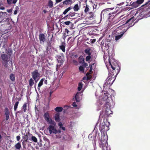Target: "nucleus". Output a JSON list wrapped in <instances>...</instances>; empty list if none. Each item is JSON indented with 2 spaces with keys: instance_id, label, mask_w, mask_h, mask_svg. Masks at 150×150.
Instances as JSON below:
<instances>
[{
  "instance_id": "obj_1",
  "label": "nucleus",
  "mask_w": 150,
  "mask_h": 150,
  "mask_svg": "<svg viewBox=\"0 0 150 150\" xmlns=\"http://www.w3.org/2000/svg\"><path fill=\"white\" fill-rule=\"evenodd\" d=\"M108 140L107 136L105 135L103 133V134H101V137H99V146L102 148L103 150H111L110 147L108 146L107 142Z\"/></svg>"
},
{
  "instance_id": "obj_2",
  "label": "nucleus",
  "mask_w": 150,
  "mask_h": 150,
  "mask_svg": "<svg viewBox=\"0 0 150 150\" xmlns=\"http://www.w3.org/2000/svg\"><path fill=\"white\" fill-rule=\"evenodd\" d=\"M93 50V47H89L85 44V55H87L85 59L88 63H90L92 59V54Z\"/></svg>"
},
{
  "instance_id": "obj_3",
  "label": "nucleus",
  "mask_w": 150,
  "mask_h": 150,
  "mask_svg": "<svg viewBox=\"0 0 150 150\" xmlns=\"http://www.w3.org/2000/svg\"><path fill=\"white\" fill-rule=\"evenodd\" d=\"M109 62L113 71H114V70L116 69V70H117V72H119L120 70V68L116 62H112L111 59L109 57Z\"/></svg>"
},
{
  "instance_id": "obj_4",
  "label": "nucleus",
  "mask_w": 150,
  "mask_h": 150,
  "mask_svg": "<svg viewBox=\"0 0 150 150\" xmlns=\"http://www.w3.org/2000/svg\"><path fill=\"white\" fill-rule=\"evenodd\" d=\"M111 110L108 106L107 107L106 110L104 111L103 110L101 112L99 118H102L104 120L107 117H108L110 114H111Z\"/></svg>"
},
{
  "instance_id": "obj_5",
  "label": "nucleus",
  "mask_w": 150,
  "mask_h": 150,
  "mask_svg": "<svg viewBox=\"0 0 150 150\" xmlns=\"http://www.w3.org/2000/svg\"><path fill=\"white\" fill-rule=\"evenodd\" d=\"M44 117L45 120L49 124L52 125H55V123L54 120H52L50 117L49 113L47 112L45 113L44 115Z\"/></svg>"
},
{
  "instance_id": "obj_6",
  "label": "nucleus",
  "mask_w": 150,
  "mask_h": 150,
  "mask_svg": "<svg viewBox=\"0 0 150 150\" xmlns=\"http://www.w3.org/2000/svg\"><path fill=\"white\" fill-rule=\"evenodd\" d=\"M32 78L36 83L39 80L40 78V74L38 72L37 70H35L31 73Z\"/></svg>"
},
{
  "instance_id": "obj_7",
  "label": "nucleus",
  "mask_w": 150,
  "mask_h": 150,
  "mask_svg": "<svg viewBox=\"0 0 150 150\" xmlns=\"http://www.w3.org/2000/svg\"><path fill=\"white\" fill-rule=\"evenodd\" d=\"M110 8L106 9L103 10L100 14V19H105L108 18L109 17V15L110 14V12L109 10Z\"/></svg>"
},
{
  "instance_id": "obj_8",
  "label": "nucleus",
  "mask_w": 150,
  "mask_h": 150,
  "mask_svg": "<svg viewBox=\"0 0 150 150\" xmlns=\"http://www.w3.org/2000/svg\"><path fill=\"white\" fill-rule=\"evenodd\" d=\"M79 63L83 65L82 66H80L79 67V70L80 72L82 73L84 72V69L83 66L84 65V62L83 56L81 55L78 59Z\"/></svg>"
},
{
  "instance_id": "obj_9",
  "label": "nucleus",
  "mask_w": 150,
  "mask_h": 150,
  "mask_svg": "<svg viewBox=\"0 0 150 150\" xmlns=\"http://www.w3.org/2000/svg\"><path fill=\"white\" fill-rule=\"evenodd\" d=\"M118 19H107L106 21V24L108 27H111V26L118 23L119 21Z\"/></svg>"
},
{
  "instance_id": "obj_10",
  "label": "nucleus",
  "mask_w": 150,
  "mask_h": 150,
  "mask_svg": "<svg viewBox=\"0 0 150 150\" xmlns=\"http://www.w3.org/2000/svg\"><path fill=\"white\" fill-rule=\"evenodd\" d=\"M104 96L103 97V100H106V102L105 103V105L106 106L107 105H108L109 106L110 105V103L108 101V100H109V98H110L111 95L108 92H106L104 93Z\"/></svg>"
},
{
  "instance_id": "obj_11",
  "label": "nucleus",
  "mask_w": 150,
  "mask_h": 150,
  "mask_svg": "<svg viewBox=\"0 0 150 150\" xmlns=\"http://www.w3.org/2000/svg\"><path fill=\"white\" fill-rule=\"evenodd\" d=\"M112 77H113L112 76H108V77L106 79L105 82L104 84V87H105L108 85L111 86L112 84L114 81L115 79L112 81V79L113 78Z\"/></svg>"
},
{
  "instance_id": "obj_12",
  "label": "nucleus",
  "mask_w": 150,
  "mask_h": 150,
  "mask_svg": "<svg viewBox=\"0 0 150 150\" xmlns=\"http://www.w3.org/2000/svg\"><path fill=\"white\" fill-rule=\"evenodd\" d=\"M99 129L101 132V134H102L103 132L104 133L106 132L109 130V126L107 125L104 123V124L100 125L99 126Z\"/></svg>"
},
{
  "instance_id": "obj_13",
  "label": "nucleus",
  "mask_w": 150,
  "mask_h": 150,
  "mask_svg": "<svg viewBox=\"0 0 150 150\" xmlns=\"http://www.w3.org/2000/svg\"><path fill=\"white\" fill-rule=\"evenodd\" d=\"M54 125H50L47 128V129L49 130L50 133L51 134L52 133H57L58 131L57 130L56 128L54 126Z\"/></svg>"
},
{
  "instance_id": "obj_14",
  "label": "nucleus",
  "mask_w": 150,
  "mask_h": 150,
  "mask_svg": "<svg viewBox=\"0 0 150 150\" xmlns=\"http://www.w3.org/2000/svg\"><path fill=\"white\" fill-rule=\"evenodd\" d=\"M83 91V90H82V92H77L73 99H75V100L76 102H79L81 99Z\"/></svg>"
},
{
  "instance_id": "obj_15",
  "label": "nucleus",
  "mask_w": 150,
  "mask_h": 150,
  "mask_svg": "<svg viewBox=\"0 0 150 150\" xmlns=\"http://www.w3.org/2000/svg\"><path fill=\"white\" fill-rule=\"evenodd\" d=\"M89 67L90 68L89 70V72H87L86 74V77L85 76V80L87 81L90 80L92 78V76L91 73L92 70V65H89Z\"/></svg>"
},
{
  "instance_id": "obj_16",
  "label": "nucleus",
  "mask_w": 150,
  "mask_h": 150,
  "mask_svg": "<svg viewBox=\"0 0 150 150\" xmlns=\"http://www.w3.org/2000/svg\"><path fill=\"white\" fill-rule=\"evenodd\" d=\"M138 20L137 21H136L133 24H132V23L134 22V19H128V20H127L126 23L124 24L123 25H125L126 24H127L128 23H129V25H128V27L127 28V29H128L130 27H132V26H133L135 23L138 22Z\"/></svg>"
},
{
  "instance_id": "obj_17",
  "label": "nucleus",
  "mask_w": 150,
  "mask_h": 150,
  "mask_svg": "<svg viewBox=\"0 0 150 150\" xmlns=\"http://www.w3.org/2000/svg\"><path fill=\"white\" fill-rule=\"evenodd\" d=\"M85 16H86V18H95V16H94V14L92 12H90L89 13L86 12L85 13Z\"/></svg>"
},
{
  "instance_id": "obj_18",
  "label": "nucleus",
  "mask_w": 150,
  "mask_h": 150,
  "mask_svg": "<svg viewBox=\"0 0 150 150\" xmlns=\"http://www.w3.org/2000/svg\"><path fill=\"white\" fill-rule=\"evenodd\" d=\"M141 7L143 8H145L146 10L150 9V1L146 2L145 4L143 5Z\"/></svg>"
},
{
  "instance_id": "obj_19",
  "label": "nucleus",
  "mask_w": 150,
  "mask_h": 150,
  "mask_svg": "<svg viewBox=\"0 0 150 150\" xmlns=\"http://www.w3.org/2000/svg\"><path fill=\"white\" fill-rule=\"evenodd\" d=\"M117 70H116V69L114 70V71H112V70L111 71V72L110 73V76H112L113 77V79H114V78L115 77H116V76L117 75V74L119 73V72H117Z\"/></svg>"
},
{
  "instance_id": "obj_20",
  "label": "nucleus",
  "mask_w": 150,
  "mask_h": 150,
  "mask_svg": "<svg viewBox=\"0 0 150 150\" xmlns=\"http://www.w3.org/2000/svg\"><path fill=\"white\" fill-rule=\"evenodd\" d=\"M39 39H40V43H43L45 41V35L43 34H40L39 36Z\"/></svg>"
},
{
  "instance_id": "obj_21",
  "label": "nucleus",
  "mask_w": 150,
  "mask_h": 150,
  "mask_svg": "<svg viewBox=\"0 0 150 150\" xmlns=\"http://www.w3.org/2000/svg\"><path fill=\"white\" fill-rule=\"evenodd\" d=\"M4 112L6 116V120H7L9 118L10 115V112L8 108H5Z\"/></svg>"
},
{
  "instance_id": "obj_22",
  "label": "nucleus",
  "mask_w": 150,
  "mask_h": 150,
  "mask_svg": "<svg viewBox=\"0 0 150 150\" xmlns=\"http://www.w3.org/2000/svg\"><path fill=\"white\" fill-rule=\"evenodd\" d=\"M1 57L2 60L4 62H7L8 60V56L7 54H3L1 55Z\"/></svg>"
},
{
  "instance_id": "obj_23",
  "label": "nucleus",
  "mask_w": 150,
  "mask_h": 150,
  "mask_svg": "<svg viewBox=\"0 0 150 150\" xmlns=\"http://www.w3.org/2000/svg\"><path fill=\"white\" fill-rule=\"evenodd\" d=\"M116 11H115L112 13H110L108 19H113L116 16H117V14H116Z\"/></svg>"
},
{
  "instance_id": "obj_24",
  "label": "nucleus",
  "mask_w": 150,
  "mask_h": 150,
  "mask_svg": "<svg viewBox=\"0 0 150 150\" xmlns=\"http://www.w3.org/2000/svg\"><path fill=\"white\" fill-rule=\"evenodd\" d=\"M44 80L45 78H42L40 80V82H39L38 87V88L39 90H40V87L43 84V83Z\"/></svg>"
},
{
  "instance_id": "obj_25",
  "label": "nucleus",
  "mask_w": 150,
  "mask_h": 150,
  "mask_svg": "<svg viewBox=\"0 0 150 150\" xmlns=\"http://www.w3.org/2000/svg\"><path fill=\"white\" fill-rule=\"evenodd\" d=\"M131 6L132 7V8H136L139 6V5L137 3V1L134 2L131 5Z\"/></svg>"
},
{
  "instance_id": "obj_26",
  "label": "nucleus",
  "mask_w": 150,
  "mask_h": 150,
  "mask_svg": "<svg viewBox=\"0 0 150 150\" xmlns=\"http://www.w3.org/2000/svg\"><path fill=\"white\" fill-rule=\"evenodd\" d=\"M54 119L57 122H59L60 121L59 118V113L56 114L54 116Z\"/></svg>"
},
{
  "instance_id": "obj_27",
  "label": "nucleus",
  "mask_w": 150,
  "mask_h": 150,
  "mask_svg": "<svg viewBox=\"0 0 150 150\" xmlns=\"http://www.w3.org/2000/svg\"><path fill=\"white\" fill-rule=\"evenodd\" d=\"M63 61L64 57L62 56H60L59 58V59H58V63H60V65H61L63 63Z\"/></svg>"
},
{
  "instance_id": "obj_28",
  "label": "nucleus",
  "mask_w": 150,
  "mask_h": 150,
  "mask_svg": "<svg viewBox=\"0 0 150 150\" xmlns=\"http://www.w3.org/2000/svg\"><path fill=\"white\" fill-rule=\"evenodd\" d=\"M16 149L20 150L21 147V144L20 142H18L15 144L14 146Z\"/></svg>"
},
{
  "instance_id": "obj_29",
  "label": "nucleus",
  "mask_w": 150,
  "mask_h": 150,
  "mask_svg": "<svg viewBox=\"0 0 150 150\" xmlns=\"http://www.w3.org/2000/svg\"><path fill=\"white\" fill-rule=\"evenodd\" d=\"M18 0H7V3L9 4H11L13 3L15 4L16 3Z\"/></svg>"
},
{
  "instance_id": "obj_30",
  "label": "nucleus",
  "mask_w": 150,
  "mask_h": 150,
  "mask_svg": "<svg viewBox=\"0 0 150 150\" xmlns=\"http://www.w3.org/2000/svg\"><path fill=\"white\" fill-rule=\"evenodd\" d=\"M83 85V84L81 82L79 83L78 88V89L79 91H80L82 89Z\"/></svg>"
},
{
  "instance_id": "obj_31",
  "label": "nucleus",
  "mask_w": 150,
  "mask_h": 150,
  "mask_svg": "<svg viewBox=\"0 0 150 150\" xmlns=\"http://www.w3.org/2000/svg\"><path fill=\"white\" fill-rule=\"evenodd\" d=\"M58 132L57 133L55 134L56 138H57L59 139L61 138L62 135L61 134V131L60 130H58Z\"/></svg>"
},
{
  "instance_id": "obj_32",
  "label": "nucleus",
  "mask_w": 150,
  "mask_h": 150,
  "mask_svg": "<svg viewBox=\"0 0 150 150\" xmlns=\"http://www.w3.org/2000/svg\"><path fill=\"white\" fill-rule=\"evenodd\" d=\"M65 44L64 43H62V45L60 46V49L62 50V51L64 52H65Z\"/></svg>"
},
{
  "instance_id": "obj_33",
  "label": "nucleus",
  "mask_w": 150,
  "mask_h": 150,
  "mask_svg": "<svg viewBox=\"0 0 150 150\" xmlns=\"http://www.w3.org/2000/svg\"><path fill=\"white\" fill-rule=\"evenodd\" d=\"M63 108L61 107H57L55 109V110L58 112H61L62 111Z\"/></svg>"
},
{
  "instance_id": "obj_34",
  "label": "nucleus",
  "mask_w": 150,
  "mask_h": 150,
  "mask_svg": "<svg viewBox=\"0 0 150 150\" xmlns=\"http://www.w3.org/2000/svg\"><path fill=\"white\" fill-rule=\"evenodd\" d=\"M10 78L13 81L15 80V76L13 74H11L10 75Z\"/></svg>"
},
{
  "instance_id": "obj_35",
  "label": "nucleus",
  "mask_w": 150,
  "mask_h": 150,
  "mask_svg": "<svg viewBox=\"0 0 150 150\" xmlns=\"http://www.w3.org/2000/svg\"><path fill=\"white\" fill-rule=\"evenodd\" d=\"M53 5V2L51 0H49L48 2V6L50 8H52Z\"/></svg>"
},
{
  "instance_id": "obj_36",
  "label": "nucleus",
  "mask_w": 150,
  "mask_h": 150,
  "mask_svg": "<svg viewBox=\"0 0 150 150\" xmlns=\"http://www.w3.org/2000/svg\"><path fill=\"white\" fill-rule=\"evenodd\" d=\"M79 8L78 4H76L73 8L74 10L75 11H78L79 10Z\"/></svg>"
},
{
  "instance_id": "obj_37",
  "label": "nucleus",
  "mask_w": 150,
  "mask_h": 150,
  "mask_svg": "<svg viewBox=\"0 0 150 150\" xmlns=\"http://www.w3.org/2000/svg\"><path fill=\"white\" fill-rule=\"evenodd\" d=\"M34 83V81L32 79H30L29 80V84L30 86H32Z\"/></svg>"
},
{
  "instance_id": "obj_38",
  "label": "nucleus",
  "mask_w": 150,
  "mask_h": 150,
  "mask_svg": "<svg viewBox=\"0 0 150 150\" xmlns=\"http://www.w3.org/2000/svg\"><path fill=\"white\" fill-rule=\"evenodd\" d=\"M96 41V39H91L89 42H86L89 44H90V43H93Z\"/></svg>"
},
{
  "instance_id": "obj_39",
  "label": "nucleus",
  "mask_w": 150,
  "mask_h": 150,
  "mask_svg": "<svg viewBox=\"0 0 150 150\" xmlns=\"http://www.w3.org/2000/svg\"><path fill=\"white\" fill-rule=\"evenodd\" d=\"M88 138L90 140H93L95 139V137L93 136L92 134H90L88 136Z\"/></svg>"
},
{
  "instance_id": "obj_40",
  "label": "nucleus",
  "mask_w": 150,
  "mask_h": 150,
  "mask_svg": "<svg viewBox=\"0 0 150 150\" xmlns=\"http://www.w3.org/2000/svg\"><path fill=\"white\" fill-rule=\"evenodd\" d=\"M123 35V34H121L117 35L115 37V40H117L119 39H120L122 36Z\"/></svg>"
},
{
  "instance_id": "obj_41",
  "label": "nucleus",
  "mask_w": 150,
  "mask_h": 150,
  "mask_svg": "<svg viewBox=\"0 0 150 150\" xmlns=\"http://www.w3.org/2000/svg\"><path fill=\"white\" fill-rule=\"evenodd\" d=\"M32 140L35 142H38V140L37 138L35 136H32L31 137Z\"/></svg>"
},
{
  "instance_id": "obj_42",
  "label": "nucleus",
  "mask_w": 150,
  "mask_h": 150,
  "mask_svg": "<svg viewBox=\"0 0 150 150\" xmlns=\"http://www.w3.org/2000/svg\"><path fill=\"white\" fill-rule=\"evenodd\" d=\"M71 2V0H66L63 2V4H65L67 5L69 4L70 2Z\"/></svg>"
},
{
  "instance_id": "obj_43",
  "label": "nucleus",
  "mask_w": 150,
  "mask_h": 150,
  "mask_svg": "<svg viewBox=\"0 0 150 150\" xmlns=\"http://www.w3.org/2000/svg\"><path fill=\"white\" fill-rule=\"evenodd\" d=\"M71 9L70 7H68L67 8L65 9L63 13V14H66L68 11H69Z\"/></svg>"
},
{
  "instance_id": "obj_44",
  "label": "nucleus",
  "mask_w": 150,
  "mask_h": 150,
  "mask_svg": "<svg viewBox=\"0 0 150 150\" xmlns=\"http://www.w3.org/2000/svg\"><path fill=\"white\" fill-rule=\"evenodd\" d=\"M18 103H19L18 101H17V102H16V103H15V105H14V109L15 111H16V110L17 108V107H18Z\"/></svg>"
},
{
  "instance_id": "obj_45",
  "label": "nucleus",
  "mask_w": 150,
  "mask_h": 150,
  "mask_svg": "<svg viewBox=\"0 0 150 150\" xmlns=\"http://www.w3.org/2000/svg\"><path fill=\"white\" fill-rule=\"evenodd\" d=\"M26 107H27L26 103H25L23 105V111L24 112H25L27 110H26Z\"/></svg>"
},
{
  "instance_id": "obj_46",
  "label": "nucleus",
  "mask_w": 150,
  "mask_h": 150,
  "mask_svg": "<svg viewBox=\"0 0 150 150\" xmlns=\"http://www.w3.org/2000/svg\"><path fill=\"white\" fill-rule=\"evenodd\" d=\"M144 0H137L136 1L137 3L139 5L140 4H142L144 1Z\"/></svg>"
},
{
  "instance_id": "obj_47",
  "label": "nucleus",
  "mask_w": 150,
  "mask_h": 150,
  "mask_svg": "<svg viewBox=\"0 0 150 150\" xmlns=\"http://www.w3.org/2000/svg\"><path fill=\"white\" fill-rule=\"evenodd\" d=\"M86 8H85V13H86V12H87L88 11H89V8L88 7L89 6H88L86 5Z\"/></svg>"
},
{
  "instance_id": "obj_48",
  "label": "nucleus",
  "mask_w": 150,
  "mask_h": 150,
  "mask_svg": "<svg viewBox=\"0 0 150 150\" xmlns=\"http://www.w3.org/2000/svg\"><path fill=\"white\" fill-rule=\"evenodd\" d=\"M26 142V141H23L22 142V144L23 146V148H25V145L26 144H25V142Z\"/></svg>"
},
{
  "instance_id": "obj_49",
  "label": "nucleus",
  "mask_w": 150,
  "mask_h": 150,
  "mask_svg": "<svg viewBox=\"0 0 150 150\" xmlns=\"http://www.w3.org/2000/svg\"><path fill=\"white\" fill-rule=\"evenodd\" d=\"M75 15V14L74 13H70L69 14L67 15V16L69 17L70 16L72 17L74 16Z\"/></svg>"
},
{
  "instance_id": "obj_50",
  "label": "nucleus",
  "mask_w": 150,
  "mask_h": 150,
  "mask_svg": "<svg viewBox=\"0 0 150 150\" xmlns=\"http://www.w3.org/2000/svg\"><path fill=\"white\" fill-rule=\"evenodd\" d=\"M128 29L127 28V29H124L123 30L122 32L121 33V34H123V35L124 34V33L126 32V31Z\"/></svg>"
},
{
  "instance_id": "obj_51",
  "label": "nucleus",
  "mask_w": 150,
  "mask_h": 150,
  "mask_svg": "<svg viewBox=\"0 0 150 150\" xmlns=\"http://www.w3.org/2000/svg\"><path fill=\"white\" fill-rule=\"evenodd\" d=\"M16 139H17V140L18 141H19L20 139H21V137H20V136H18L16 137Z\"/></svg>"
},
{
  "instance_id": "obj_52",
  "label": "nucleus",
  "mask_w": 150,
  "mask_h": 150,
  "mask_svg": "<svg viewBox=\"0 0 150 150\" xmlns=\"http://www.w3.org/2000/svg\"><path fill=\"white\" fill-rule=\"evenodd\" d=\"M71 23L70 21H66L64 22V23L66 25H69Z\"/></svg>"
},
{
  "instance_id": "obj_53",
  "label": "nucleus",
  "mask_w": 150,
  "mask_h": 150,
  "mask_svg": "<svg viewBox=\"0 0 150 150\" xmlns=\"http://www.w3.org/2000/svg\"><path fill=\"white\" fill-rule=\"evenodd\" d=\"M72 105L74 107H76L77 106V105L76 104V103L75 102H73Z\"/></svg>"
},
{
  "instance_id": "obj_54",
  "label": "nucleus",
  "mask_w": 150,
  "mask_h": 150,
  "mask_svg": "<svg viewBox=\"0 0 150 150\" xmlns=\"http://www.w3.org/2000/svg\"><path fill=\"white\" fill-rule=\"evenodd\" d=\"M58 126H59V127H62V126L63 125H62V122H59L58 123Z\"/></svg>"
},
{
  "instance_id": "obj_55",
  "label": "nucleus",
  "mask_w": 150,
  "mask_h": 150,
  "mask_svg": "<svg viewBox=\"0 0 150 150\" xmlns=\"http://www.w3.org/2000/svg\"><path fill=\"white\" fill-rule=\"evenodd\" d=\"M59 128L60 129H62L64 131L65 130V127H63V126L60 127Z\"/></svg>"
},
{
  "instance_id": "obj_56",
  "label": "nucleus",
  "mask_w": 150,
  "mask_h": 150,
  "mask_svg": "<svg viewBox=\"0 0 150 150\" xmlns=\"http://www.w3.org/2000/svg\"><path fill=\"white\" fill-rule=\"evenodd\" d=\"M62 0H55L56 4L59 3Z\"/></svg>"
},
{
  "instance_id": "obj_57",
  "label": "nucleus",
  "mask_w": 150,
  "mask_h": 150,
  "mask_svg": "<svg viewBox=\"0 0 150 150\" xmlns=\"http://www.w3.org/2000/svg\"><path fill=\"white\" fill-rule=\"evenodd\" d=\"M73 62L76 65H77L78 64L77 62L75 60H73Z\"/></svg>"
},
{
  "instance_id": "obj_58",
  "label": "nucleus",
  "mask_w": 150,
  "mask_h": 150,
  "mask_svg": "<svg viewBox=\"0 0 150 150\" xmlns=\"http://www.w3.org/2000/svg\"><path fill=\"white\" fill-rule=\"evenodd\" d=\"M17 8H16V9L14 11V14L15 15L17 13Z\"/></svg>"
},
{
  "instance_id": "obj_59",
  "label": "nucleus",
  "mask_w": 150,
  "mask_h": 150,
  "mask_svg": "<svg viewBox=\"0 0 150 150\" xmlns=\"http://www.w3.org/2000/svg\"><path fill=\"white\" fill-rule=\"evenodd\" d=\"M44 83L45 84H47V80L45 79V80H44Z\"/></svg>"
},
{
  "instance_id": "obj_60",
  "label": "nucleus",
  "mask_w": 150,
  "mask_h": 150,
  "mask_svg": "<svg viewBox=\"0 0 150 150\" xmlns=\"http://www.w3.org/2000/svg\"><path fill=\"white\" fill-rule=\"evenodd\" d=\"M47 11L46 10H43V11L42 12V13L43 12L44 13H46L47 12Z\"/></svg>"
},
{
  "instance_id": "obj_61",
  "label": "nucleus",
  "mask_w": 150,
  "mask_h": 150,
  "mask_svg": "<svg viewBox=\"0 0 150 150\" xmlns=\"http://www.w3.org/2000/svg\"><path fill=\"white\" fill-rule=\"evenodd\" d=\"M78 57V55L77 54L75 55L74 56V58H77Z\"/></svg>"
},
{
  "instance_id": "obj_62",
  "label": "nucleus",
  "mask_w": 150,
  "mask_h": 150,
  "mask_svg": "<svg viewBox=\"0 0 150 150\" xmlns=\"http://www.w3.org/2000/svg\"><path fill=\"white\" fill-rule=\"evenodd\" d=\"M5 8L3 6H1L0 7V9L1 10H3Z\"/></svg>"
},
{
  "instance_id": "obj_63",
  "label": "nucleus",
  "mask_w": 150,
  "mask_h": 150,
  "mask_svg": "<svg viewBox=\"0 0 150 150\" xmlns=\"http://www.w3.org/2000/svg\"><path fill=\"white\" fill-rule=\"evenodd\" d=\"M70 25H71V28H73L74 27V25L71 23H70Z\"/></svg>"
},
{
  "instance_id": "obj_64",
  "label": "nucleus",
  "mask_w": 150,
  "mask_h": 150,
  "mask_svg": "<svg viewBox=\"0 0 150 150\" xmlns=\"http://www.w3.org/2000/svg\"><path fill=\"white\" fill-rule=\"evenodd\" d=\"M7 11L8 13H10L12 11V10L9 9L7 10Z\"/></svg>"
}]
</instances>
